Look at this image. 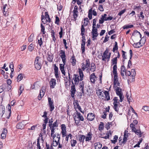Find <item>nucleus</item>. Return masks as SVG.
I'll return each instance as SVG.
<instances>
[{"label":"nucleus","mask_w":149,"mask_h":149,"mask_svg":"<svg viewBox=\"0 0 149 149\" xmlns=\"http://www.w3.org/2000/svg\"><path fill=\"white\" fill-rule=\"evenodd\" d=\"M60 54H61L60 56L63 63L59 64V68L62 74L64 76H65V72L64 70V67L66 63V56L65 52L64 50H61Z\"/></svg>","instance_id":"nucleus-1"},{"label":"nucleus","mask_w":149,"mask_h":149,"mask_svg":"<svg viewBox=\"0 0 149 149\" xmlns=\"http://www.w3.org/2000/svg\"><path fill=\"white\" fill-rule=\"evenodd\" d=\"M79 72L80 79L79 78V76L77 74H75L73 76V79L74 82V84L75 85L78 84L79 81H81L83 79L84 74L83 72L80 69H79Z\"/></svg>","instance_id":"nucleus-2"},{"label":"nucleus","mask_w":149,"mask_h":149,"mask_svg":"<svg viewBox=\"0 0 149 149\" xmlns=\"http://www.w3.org/2000/svg\"><path fill=\"white\" fill-rule=\"evenodd\" d=\"M74 118L75 124L77 125H78V124L80 122V121H83L84 120V118L82 115L77 111L74 114Z\"/></svg>","instance_id":"nucleus-3"},{"label":"nucleus","mask_w":149,"mask_h":149,"mask_svg":"<svg viewBox=\"0 0 149 149\" xmlns=\"http://www.w3.org/2000/svg\"><path fill=\"white\" fill-rule=\"evenodd\" d=\"M42 63V59L41 58L37 56L34 61L35 67L37 70H39L41 68Z\"/></svg>","instance_id":"nucleus-4"},{"label":"nucleus","mask_w":149,"mask_h":149,"mask_svg":"<svg viewBox=\"0 0 149 149\" xmlns=\"http://www.w3.org/2000/svg\"><path fill=\"white\" fill-rule=\"evenodd\" d=\"M81 65V68L83 70H84L86 69L88 70L90 65L89 60L87 58L86 59L83 60Z\"/></svg>","instance_id":"nucleus-5"},{"label":"nucleus","mask_w":149,"mask_h":149,"mask_svg":"<svg viewBox=\"0 0 149 149\" xmlns=\"http://www.w3.org/2000/svg\"><path fill=\"white\" fill-rule=\"evenodd\" d=\"M52 121L51 122H49V125L51 130V133H52V134H53V133H55V130L56 129V127H58V123L57 120H56L53 124H52Z\"/></svg>","instance_id":"nucleus-6"},{"label":"nucleus","mask_w":149,"mask_h":149,"mask_svg":"<svg viewBox=\"0 0 149 149\" xmlns=\"http://www.w3.org/2000/svg\"><path fill=\"white\" fill-rule=\"evenodd\" d=\"M116 91L117 95H118L120 97V101L122 102L124 98V96L122 92V89L120 88V86H117L114 87Z\"/></svg>","instance_id":"nucleus-7"},{"label":"nucleus","mask_w":149,"mask_h":149,"mask_svg":"<svg viewBox=\"0 0 149 149\" xmlns=\"http://www.w3.org/2000/svg\"><path fill=\"white\" fill-rule=\"evenodd\" d=\"M132 36H137L139 38H141L139 42H141V44L142 43V44H143L145 43L146 41V38L144 37L141 38V34L140 33L137 31H135L132 34Z\"/></svg>","instance_id":"nucleus-8"},{"label":"nucleus","mask_w":149,"mask_h":149,"mask_svg":"<svg viewBox=\"0 0 149 149\" xmlns=\"http://www.w3.org/2000/svg\"><path fill=\"white\" fill-rule=\"evenodd\" d=\"M111 53L109 52L108 50L107 49L104 52L102 56V60L104 61H106L107 60L108 61L111 57Z\"/></svg>","instance_id":"nucleus-9"},{"label":"nucleus","mask_w":149,"mask_h":149,"mask_svg":"<svg viewBox=\"0 0 149 149\" xmlns=\"http://www.w3.org/2000/svg\"><path fill=\"white\" fill-rule=\"evenodd\" d=\"M41 20L44 24H47V22H50L51 21V19L49 17V15L47 12L45 13V16L42 15Z\"/></svg>","instance_id":"nucleus-10"},{"label":"nucleus","mask_w":149,"mask_h":149,"mask_svg":"<svg viewBox=\"0 0 149 149\" xmlns=\"http://www.w3.org/2000/svg\"><path fill=\"white\" fill-rule=\"evenodd\" d=\"M114 75V87L120 86V84L118 78V74L117 72H113Z\"/></svg>","instance_id":"nucleus-11"},{"label":"nucleus","mask_w":149,"mask_h":149,"mask_svg":"<svg viewBox=\"0 0 149 149\" xmlns=\"http://www.w3.org/2000/svg\"><path fill=\"white\" fill-rule=\"evenodd\" d=\"M91 33L93 40H96V38L98 35V33L97 32V30L96 27H92Z\"/></svg>","instance_id":"nucleus-12"},{"label":"nucleus","mask_w":149,"mask_h":149,"mask_svg":"<svg viewBox=\"0 0 149 149\" xmlns=\"http://www.w3.org/2000/svg\"><path fill=\"white\" fill-rule=\"evenodd\" d=\"M117 59L116 58H114L111 60L112 65H114L113 67V72H117Z\"/></svg>","instance_id":"nucleus-13"},{"label":"nucleus","mask_w":149,"mask_h":149,"mask_svg":"<svg viewBox=\"0 0 149 149\" xmlns=\"http://www.w3.org/2000/svg\"><path fill=\"white\" fill-rule=\"evenodd\" d=\"M113 100V108L116 111L118 112V104L119 103L118 97H115Z\"/></svg>","instance_id":"nucleus-14"},{"label":"nucleus","mask_w":149,"mask_h":149,"mask_svg":"<svg viewBox=\"0 0 149 149\" xmlns=\"http://www.w3.org/2000/svg\"><path fill=\"white\" fill-rule=\"evenodd\" d=\"M96 94L99 98L102 100L104 99V95L105 94L104 91L101 90L97 91Z\"/></svg>","instance_id":"nucleus-15"},{"label":"nucleus","mask_w":149,"mask_h":149,"mask_svg":"<svg viewBox=\"0 0 149 149\" xmlns=\"http://www.w3.org/2000/svg\"><path fill=\"white\" fill-rule=\"evenodd\" d=\"M61 133L63 137H65L66 135L67 131L66 127L64 124H62L61 125Z\"/></svg>","instance_id":"nucleus-16"},{"label":"nucleus","mask_w":149,"mask_h":149,"mask_svg":"<svg viewBox=\"0 0 149 149\" xmlns=\"http://www.w3.org/2000/svg\"><path fill=\"white\" fill-rule=\"evenodd\" d=\"M94 16H96L97 15V13L96 11H95L94 10H92V8L89 10L88 12V17L90 19H91L92 18V15Z\"/></svg>","instance_id":"nucleus-17"},{"label":"nucleus","mask_w":149,"mask_h":149,"mask_svg":"<svg viewBox=\"0 0 149 149\" xmlns=\"http://www.w3.org/2000/svg\"><path fill=\"white\" fill-rule=\"evenodd\" d=\"M51 136L53 138V141H54L55 140V141H59L60 140V136L59 134H57L56 135L54 134V133H53L52 134V133H51Z\"/></svg>","instance_id":"nucleus-18"},{"label":"nucleus","mask_w":149,"mask_h":149,"mask_svg":"<svg viewBox=\"0 0 149 149\" xmlns=\"http://www.w3.org/2000/svg\"><path fill=\"white\" fill-rule=\"evenodd\" d=\"M90 79L91 82L95 84L97 79V77L96 76L95 73H93L90 76Z\"/></svg>","instance_id":"nucleus-19"},{"label":"nucleus","mask_w":149,"mask_h":149,"mask_svg":"<svg viewBox=\"0 0 149 149\" xmlns=\"http://www.w3.org/2000/svg\"><path fill=\"white\" fill-rule=\"evenodd\" d=\"M121 74L124 79L125 78V74L126 70L125 67L123 65H122L120 68Z\"/></svg>","instance_id":"nucleus-20"},{"label":"nucleus","mask_w":149,"mask_h":149,"mask_svg":"<svg viewBox=\"0 0 149 149\" xmlns=\"http://www.w3.org/2000/svg\"><path fill=\"white\" fill-rule=\"evenodd\" d=\"M131 76L130 77L129 80L130 82H133L134 81V77L136 75V72L135 70L132 69L131 70Z\"/></svg>","instance_id":"nucleus-21"},{"label":"nucleus","mask_w":149,"mask_h":149,"mask_svg":"<svg viewBox=\"0 0 149 149\" xmlns=\"http://www.w3.org/2000/svg\"><path fill=\"white\" fill-rule=\"evenodd\" d=\"M56 84V80L55 79L52 78L49 81V85L51 88H53Z\"/></svg>","instance_id":"nucleus-22"},{"label":"nucleus","mask_w":149,"mask_h":149,"mask_svg":"<svg viewBox=\"0 0 149 149\" xmlns=\"http://www.w3.org/2000/svg\"><path fill=\"white\" fill-rule=\"evenodd\" d=\"M40 27L41 28V32L42 33V37L44 38L45 40H46L47 39L48 35L45 34L46 32L45 31V28L42 24H41Z\"/></svg>","instance_id":"nucleus-23"},{"label":"nucleus","mask_w":149,"mask_h":149,"mask_svg":"<svg viewBox=\"0 0 149 149\" xmlns=\"http://www.w3.org/2000/svg\"><path fill=\"white\" fill-rule=\"evenodd\" d=\"M48 101L50 108V111H52L54 108L53 101L50 97H48Z\"/></svg>","instance_id":"nucleus-24"},{"label":"nucleus","mask_w":149,"mask_h":149,"mask_svg":"<svg viewBox=\"0 0 149 149\" xmlns=\"http://www.w3.org/2000/svg\"><path fill=\"white\" fill-rule=\"evenodd\" d=\"M93 134L91 132H88L85 136V141L89 142L92 138Z\"/></svg>","instance_id":"nucleus-25"},{"label":"nucleus","mask_w":149,"mask_h":149,"mask_svg":"<svg viewBox=\"0 0 149 149\" xmlns=\"http://www.w3.org/2000/svg\"><path fill=\"white\" fill-rule=\"evenodd\" d=\"M54 73L55 74V77L57 79L59 78V72H58V67L56 66V64L54 65Z\"/></svg>","instance_id":"nucleus-26"},{"label":"nucleus","mask_w":149,"mask_h":149,"mask_svg":"<svg viewBox=\"0 0 149 149\" xmlns=\"http://www.w3.org/2000/svg\"><path fill=\"white\" fill-rule=\"evenodd\" d=\"M107 15L106 14H104L103 15H102L101 17L99 20V22L100 24H102L103 23L104 21H107Z\"/></svg>","instance_id":"nucleus-27"},{"label":"nucleus","mask_w":149,"mask_h":149,"mask_svg":"<svg viewBox=\"0 0 149 149\" xmlns=\"http://www.w3.org/2000/svg\"><path fill=\"white\" fill-rule=\"evenodd\" d=\"M94 114L93 113H90L88 114L87 118L89 121L93 120L95 118Z\"/></svg>","instance_id":"nucleus-28"},{"label":"nucleus","mask_w":149,"mask_h":149,"mask_svg":"<svg viewBox=\"0 0 149 149\" xmlns=\"http://www.w3.org/2000/svg\"><path fill=\"white\" fill-rule=\"evenodd\" d=\"M73 12L74 18L75 20H76V18L78 17L77 7V6H74Z\"/></svg>","instance_id":"nucleus-29"},{"label":"nucleus","mask_w":149,"mask_h":149,"mask_svg":"<svg viewBox=\"0 0 149 149\" xmlns=\"http://www.w3.org/2000/svg\"><path fill=\"white\" fill-rule=\"evenodd\" d=\"M5 113V107L3 105L0 106V118L2 117Z\"/></svg>","instance_id":"nucleus-30"},{"label":"nucleus","mask_w":149,"mask_h":149,"mask_svg":"<svg viewBox=\"0 0 149 149\" xmlns=\"http://www.w3.org/2000/svg\"><path fill=\"white\" fill-rule=\"evenodd\" d=\"M45 93V90L44 88H42L41 89L40 91V94L38 96V99L40 100L41 98L43 97Z\"/></svg>","instance_id":"nucleus-31"},{"label":"nucleus","mask_w":149,"mask_h":149,"mask_svg":"<svg viewBox=\"0 0 149 149\" xmlns=\"http://www.w3.org/2000/svg\"><path fill=\"white\" fill-rule=\"evenodd\" d=\"M9 65V68L11 70L10 77L11 78H12L13 77V76L12 75V74H13V72L14 71V69L13 68L14 65L13 63L12 62H11V63H10Z\"/></svg>","instance_id":"nucleus-32"},{"label":"nucleus","mask_w":149,"mask_h":149,"mask_svg":"<svg viewBox=\"0 0 149 149\" xmlns=\"http://www.w3.org/2000/svg\"><path fill=\"white\" fill-rule=\"evenodd\" d=\"M7 107L8 108V115H7V113H6L5 114V115H6L5 116V117L7 118H9L11 114V107L10 105L8 104Z\"/></svg>","instance_id":"nucleus-33"},{"label":"nucleus","mask_w":149,"mask_h":149,"mask_svg":"<svg viewBox=\"0 0 149 149\" xmlns=\"http://www.w3.org/2000/svg\"><path fill=\"white\" fill-rule=\"evenodd\" d=\"M127 132L126 131H125L124 132V136L122 142L123 143H125L127 141V138L128 136V134Z\"/></svg>","instance_id":"nucleus-34"},{"label":"nucleus","mask_w":149,"mask_h":149,"mask_svg":"<svg viewBox=\"0 0 149 149\" xmlns=\"http://www.w3.org/2000/svg\"><path fill=\"white\" fill-rule=\"evenodd\" d=\"M7 133V130L4 129L3 130L2 133L1 134V138L3 139H4L5 138Z\"/></svg>","instance_id":"nucleus-35"},{"label":"nucleus","mask_w":149,"mask_h":149,"mask_svg":"<svg viewBox=\"0 0 149 149\" xmlns=\"http://www.w3.org/2000/svg\"><path fill=\"white\" fill-rule=\"evenodd\" d=\"M76 89L74 86H72L71 89V95L72 97H74V94L75 93Z\"/></svg>","instance_id":"nucleus-36"},{"label":"nucleus","mask_w":149,"mask_h":149,"mask_svg":"<svg viewBox=\"0 0 149 149\" xmlns=\"http://www.w3.org/2000/svg\"><path fill=\"white\" fill-rule=\"evenodd\" d=\"M85 136L83 135H80L79 136V140L80 143H84V140L85 139Z\"/></svg>","instance_id":"nucleus-37"},{"label":"nucleus","mask_w":149,"mask_h":149,"mask_svg":"<svg viewBox=\"0 0 149 149\" xmlns=\"http://www.w3.org/2000/svg\"><path fill=\"white\" fill-rule=\"evenodd\" d=\"M104 92H105V94L104 95L105 98L104 100H110V97L108 92L107 91H104Z\"/></svg>","instance_id":"nucleus-38"},{"label":"nucleus","mask_w":149,"mask_h":149,"mask_svg":"<svg viewBox=\"0 0 149 149\" xmlns=\"http://www.w3.org/2000/svg\"><path fill=\"white\" fill-rule=\"evenodd\" d=\"M70 143L72 147H74L77 143V141L76 140L71 139L70 141Z\"/></svg>","instance_id":"nucleus-39"},{"label":"nucleus","mask_w":149,"mask_h":149,"mask_svg":"<svg viewBox=\"0 0 149 149\" xmlns=\"http://www.w3.org/2000/svg\"><path fill=\"white\" fill-rule=\"evenodd\" d=\"M76 59L74 56H72L71 58V63L72 66H74L76 64Z\"/></svg>","instance_id":"nucleus-40"},{"label":"nucleus","mask_w":149,"mask_h":149,"mask_svg":"<svg viewBox=\"0 0 149 149\" xmlns=\"http://www.w3.org/2000/svg\"><path fill=\"white\" fill-rule=\"evenodd\" d=\"M102 147V144L100 143H97L95 144V149H101Z\"/></svg>","instance_id":"nucleus-41"},{"label":"nucleus","mask_w":149,"mask_h":149,"mask_svg":"<svg viewBox=\"0 0 149 149\" xmlns=\"http://www.w3.org/2000/svg\"><path fill=\"white\" fill-rule=\"evenodd\" d=\"M96 69V66L95 64L93 63H91L90 68V70L92 72L95 71Z\"/></svg>","instance_id":"nucleus-42"},{"label":"nucleus","mask_w":149,"mask_h":149,"mask_svg":"<svg viewBox=\"0 0 149 149\" xmlns=\"http://www.w3.org/2000/svg\"><path fill=\"white\" fill-rule=\"evenodd\" d=\"M27 123H25V121H23L21 123H19V126L21 125V127L19 126V129H23L25 125Z\"/></svg>","instance_id":"nucleus-43"},{"label":"nucleus","mask_w":149,"mask_h":149,"mask_svg":"<svg viewBox=\"0 0 149 149\" xmlns=\"http://www.w3.org/2000/svg\"><path fill=\"white\" fill-rule=\"evenodd\" d=\"M47 60L49 62L52 61L53 59V55L52 54H48V56L47 58Z\"/></svg>","instance_id":"nucleus-44"},{"label":"nucleus","mask_w":149,"mask_h":149,"mask_svg":"<svg viewBox=\"0 0 149 149\" xmlns=\"http://www.w3.org/2000/svg\"><path fill=\"white\" fill-rule=\"evenodd\" d=\"M104 124L103 122H101L99 124L98 127L99 130L100 131H102L104 128Z\"/></svg>","instance_id":"nucleus-45"},{"label":"nucleus","mask_w":149,"mask_h":149,"mask_svg":"<svg viewBox=\"0 0 149 149\" xmlns=\"http://www.w3.org/2000/svg\"><path fill=\"white\" fill-rule=\"evenodd\" d=\"M80 90L82 92V93H84V84L83 82H80L79 84Z\"/></svg>","instance_id":"nucleus-46"},{"label":"nucleus","mask_w":149,"mask_h":149,"mask_svg":"<svg viewBox=\"0 0 149 149\" xmlns=\"http://www.w3.org/2000/svg\"><path fill=\"white\" fill-rule=\"evenodd\" d=\"M43 38L42 37H40L39 39H38V44L39 45L40 47H41L43 43Z\"/></svg>","instance_id":"nucleus-47"},{"label":"nucleus","mask_w":149,"mask_h":149,"mask_svg":"<svg viewBox=\"0 0 149 149\" xmlns=\"http://www.w3.org/2000/svg\"><path fill=\"white\" fill-rule=\"evenodd\" d=\"M65 136H66L65 140L67 142H68L69 140V138H70V139H72V135L71 134L69 133L68 135H66Z\"/></svg>","instance_id":"nucleus-48"},{"label":"nucleus","mask_w":149,"mask_h":149,"mask_svg":"<svg viewBox=\"0 0 149 149\" xmlns=\"http://www.w3.org/2000/svg\"><path fill=\"white\" fill-rule=\"evenodd\" d=\"M133 46L134 47L136 48H139L141 46V42H138L135 43H134L133 45Z\"/></svg>","instance_id":"nucleus-49"},{"label":"nucleus","mask_w":149,"mask_h":149,"mask_svg":"<svg viewBox=\"0 0 149 149\" xmlns=\"http://www.w3.org/2000/svg\"><path fill=\"white\" fill-rule=\"evenodd\" d=\"M111 135V131H109L108 133L106 134V136L104 137H102V138L107 139L109 138V136Z\"/></svg>","instance_id":"nucleus-50"},{"label":"nucleus","mask_w":149,"mask_h":149,"mask_svg":"<svg viewBox=\"0 0 149 149\" xmlns=\"http://www.w3.org/2000/svg\"><path fill=\"white\" fill-rule=\"evenodd\" d=\"M85 43H81V50L82 51V53L84 54L85 52Z\"/></svg>","instance_id":"nucleus-51"},{"label":"nucleus","mask_w":149,"mask_h":149,"mask_svg":"<svg viewBox=\"0 0 149 149\" xmlns=\"http://www.w3.org/2000/svg\"><path fill=\"white\" fill-rule=\"evenodd\" d=\"M52 37L53 38V40L55 41L56 40V38L55 35V32L54 30H52L51 32Z\"/></svg>","instance_id":"nucleus-52"},{"label":"nucleus","mask_w":149,"mask_h":149,"mask_svg":"<svg viewBox=\"0 0 149 149\" xmlns=\"http://www.w3.org/2000/svg\"><path fill=\"white\" fill-rule=\"evenodd\" d=\"M88 19L87 18H86L84 19L83 22V26H86L88 24Z\"/></svg>","instance_id":"nucleus-53"},{"label":"nucleus","mask_w":149,"mask_h":149,"mask_svg":"<svg viewBox=\"0 0 149 149\" xmlns=\"http://www.w3.org/2000/svg\"><path fill=\"white\" fill-rule=\"evenodd\" d=\"M28 49L31 52L34 49V45L32 43L30 44L28 47Z\"/></svg>","instance_id":"nucleus-54"},{"label":"nucleus","mask_w":149,"mask_h":149,"mask_svg":"<svg viewBox=\"0 0 149 149\" xmlns=\"http://www.w3.org/2000/svg\"><path fill=\"white\" fill-rule=\"evenodd\" d=\"M134 27V26L133 25H125L123 26V29H127L128 28H131Z\"/></svg>","instance_id":"nucleus-55"},{"label":"nucleus","mask_w":149,"mask_h":149,"mask_svg":"<svg viewBox=\"0 0 149 149\" xmlns=\"http://www.w3.org/2000/svg\"><path fill=\"white\" fill-rule=\"evenodd\" d=\"M137 135H139L140 137H141L142 136V134L141 131L139 130H136V131L134 132Z\"/></svg>","instance_id":"nucleus-56"},{"label":"nucleus","mask_w":149,"mask_h":149,"mask_svg":"<svg viewBox=\"0 0 149 149\" xmlns=\"http://www.w3.org/2000/svg\"><path fill=\"white\" fill-rule=\"evenodd\" d=\"M34 36V34H31L29 37L28 39V41L29 42H31L33 41V38Z\"/></svg>","instance_id":"nucleus-57"},{"label":"nucleus","mask_w":149,"mask_h":149,"mask_svg":"<svg viewBox=\"0 0 149 149\" xmlns=\"http://www.w3.org/2000/svg\"><path fill=\"white\" fill-rule=\"evenodd\" d=\"M118 49V47L117 45V43L116 42H115V46L114 47L113 49V52H114L115 50H116Z\"/></svg>","instance_id":"nucleus-58"},{"label":"nucleus","mask_w":149,"mask_h":149,"mask_svg":"<svg viewBox=\"0 0 149 149\" xmlns=\"http://www.w3.org/2000/svg\"><path fill=\"white\" fill-rule=\"evenodd\" d=\"M118 139V136H117L115 135L114 136L113 140H111L112 142L113 143H115L116 142Z\"/></svg>","instance_id":"nucleus-59"},{"label":"nucleus","mask_w":149,"mask_h":149,"mask_svg":"<svg viewBox=\"0 0 149 149\" xmlns=\"http://www.w3.org/2000/svg\"><path fill=\"white\" fill-rule=\"evenodd\" d=\"M139 17L140 19H143L144 17V16L143 15V12L141 11L140 12V14Z\"/></svg>","instance_id":"nucleus-60"},{"label":"nucleus","mask_w":149,"mask_h":149,"mask_svg":"<svg viewBox=\"0 0 149 149\" xmlns=\"http://www.w3.org/2000/svg\"><path fill=\"white\" fill-rule=\"evenodd\" d=\"M85 31V29L83 26V25H82L81 29V35H84V33Z\"/></svg>","instance_id":"nucleus-61"},{"label":"nucleus","mask_w":149,"mask_h":149,"mask_svg":"<svg viewBox=\"0 0 149 149\" xmlns=\"http://www.w3.org/2000/svg\"><path fill=\"white\" fill-rule=\"evenodd\" d=\"M126 10L125 9H124L123 10H121L120 12L118 14V15L119 16H121L122 14L124 13L126 11Z\"/></svg>","instance_id":"nucleus-62"},{"label":"nucleus","mask_w":149,"mask_h":149,"mask_svg":"<svg viewBox=\"0 0 149 149\" xmlns=\"http://www.w3.org/2000/svg\"><path fill=\"white\" fill-rule=\"evenodd\" d=\"M37 125L38 124L34 125L32 126V127H31L29 129V130L33 131H34L35 130V129L37 127Z\"/></svg>","instance_id":"nucleus-63"},{"label":"nucleus","mask_w":149,"mask_h":149,"mask_svg":"<svg viewBox=\"0 0 149 149\" xmlns=\"http://www.w3.org/2000/svg\"><path fill=\"white\" fill-rule=\"evenodd\" d=\"M142 109L145 111H149V107L147 106H144L142 107Z\"/></svg>","instance_id":"nucleus-64"}]
</instances>
